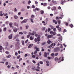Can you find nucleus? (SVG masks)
I'll use <instances>...</instances> for the list:
<instances>
[{
    "label": "nucleus",
    "instance_id": "nucleus-7",
    "mask_svg": "<svg viewBox=\"0 0 74 74\" xmlns=\"http://www.w3.org/2000/svg\"><path fill=\"white\" fill-rule=\"evenodd\" d=\"M13 32L14 33H16L17 32V29L16 28H15L14 29H13Z\"/></svg>",
    "mask_w": 74,
    "mask_h": 74
},
{
    "label": "nucleus",
    "instance_id": "nucleus-4",
    "mask_svg": "<svg viewBox=\"0 0 74 74\" xmlns=\"http://www.w3.org/2000/svg\"><path fill=\"white\" fill-rule=\"evenodd\" d=\"M61 59H62L61 60ZM64 59V57H62V58H61V57L59 58L58 59V63H60V62H61V60H62V61H63V60H64V59Z\"/></svg>",
    "mask_w": 74,
    "mask_h": 74
},
{
    "label": "nucleus",
    "instance_id": "nucleus-26",
    "mask_svg": "<svg viewBox=\"0 0 74 74\" xmlns=\"http://www.w3.org/2000/svg\"><path fill=\"white\" fill-rule=\"evenodd\" d=\"M40 12H41V14H44V11L43 10H41L40 11Z\"/></svg>",
    "mask_w": 74,
    "mask_h": 74
},
{
    "label": "nucleus",
    "instance_id": "nucleus-63",
    "mask_svg": "<svg viewBox=\"0 0 74 74\" xmlns=\"http://www.w3.org/2000/svg\"><path fill=\"white\" fill-rule=\"evenodd\" d=\"M28 41V39H27V40L25 41V43H26Z\"/></svg>",
    "mask_w": 74,
    "mask_h": 74
},
{
    "label": "nucleus",
    "instance_id": "nucleus-44",
    "mask_svg": "<svg viewBox=\"0 0 74 74\" xmlns=\"http://www.w3.org/2000/svg\"><path fill=\"white\" fill-rule=\"evenodd\" d=\"M20 57H21V56L19 55L18 56H17V58L18 59H19V58H20Z\"/></svg>",
    "mask_w": 74,
    "mask_h": 74
},
{
    "label": "nucleus",
    "instance_id": "nucleus-9",
    "mask_svg": "<svg viewBox=\"0 0 74 74\" xmlns=\"http://www.w3.org/2000/svg\"><path fill=\"white\" fill-rule=\"evenodd\" d=\"M9 39L10 40L11 39H12V34H11L10 35L8 36Z\"/></svg>",
    "mask_w": 74,
    "mask_h": 74
},
{
    "label": "nucleus",
    "instance_id": "nucleus-59",
    "mask_svg": "<svg viewBox=\"0 0 74 74\" xmlns=\"http://www.w3.org/2000/svg\"><path fill=\"white\" fill-rule=\"evenodd\" d=\"M16 41H17L18 42H19V39H17L16 40Z\"/></svg>",
    "mask_w": 74,
    "mask_h": 74
},
{
    "label": "nucleus",
    "instance_id": "nucleus-8",
    "mask_svg": "<svg viewBox=\"0 0 74 74\" xmlns=\"http://www.w3.org/2000/svg\"><path fill=\"white\" fill-rule=\"evenodd\" d=\"M50 34H53L54 35H56V33L55 32H52V31H51L50 32Z\"/></svg>",
    "mask_w": 74,
    "mask_h": 74
},
{
    "label": "nucleus",
    "instance_id": "nucleus-49",
    "mask_svg": "<svg viewBox=\"0 0 74 74\" xmlns=\"http://www.w3.org/2000/svg\"><path fill=\"white\" fill-rule=\"evenodd\" d=\"M48 58L49 59H51L52 57H48Z\"/></svg>",
    "mask_w": 74,
    "mask_h": 74
},
{
    "label": "nucleus",
    "instance_id": "nucleus-38",
    "mask_svg": "<svg viewBox=\"0 0 74 74\" xmlns=\"http://www.w3.org/2000/svg\"><path fill=\"white\" fill-rule=\"evenodd\" d=\"M54 59H55V61H56L57 60H58V58L57 57H56Z\"/></svg>",
    "mask_w": 74,
    "mask_h": 74
},
{
    "label": "nucleus",
    "instance_id": "nucleus-5",
    "mask_svg": "<svg viewBox=\"0 0 74 74\" xmlns=\"http://www.w3.org/2000/svg\"><path fill=\"white\" fill-rule=\"evenodd\" d=\"M27 20H28V19H25L24 20L21 22V23L22 24L23 23H26L27 22Z\"/></svg>",
    "mask_w": 74,
    "mask_h": 74
},
{
    "label": "nucleus",
    "instance_id": "nucleus-47",
    "mask_svg": "<svg viewBox=\"0 0 74 74\" xmlns=\"http://www.w3.org/2000/svg\"><path fill=\"white\" fill-rule=\"evenodd\" d=\"M8 45V42H7L6 43V47H7Z\"/></svg>",
    "mask_w": 74,
    "mask_h": 74
},
{
    "label": "nucleus",
    "instance_id": "nucleus-17",
    "mask_svg": "<svg viewBox=\"0 0 74 74\" xmlns=\"http://www.w3.org/2000/svg\"><path fill=\"white\" fill-rule=\"evenodd\" d=\"M55 45H56L55 44V43H54V44L53 43V44H51V45H50V47H52L53 46V47H55Z\"/></svg>",
    "mask_w": 74,
    "mask_h": 74
},
{
    "label": "nucleus",
    "instance_id": "nucleus-19",
    "mask_svg": "<svg viewBox=\"0 0 74 74\" xmlns=\"http://www.w3.org/2000/svg\"><path fill=\"white\" fill-rule=\"evenodd\" d=\"M29 35H31V36H34V33H31L30 32H29Z\"/></svg>",
    "mask_w": 74,
    "mask_h": 74
},
{
    "label": "nucleus",
    "instance_id": "nucleus-51",
    "mask_svg": "<svg viewBox=\"0 0 74 74\" xmlns=\"http://www.w3.org/2000/svg\"><path fill=\"white\" fill-rule=\"evenodd\" d=\"M25 1H23V4H25Z\"/></svg>",
    "mask_w": 74,
    "mask_h": 74
},
{
    "label": "nucleus",
    "instance_id": "nucleus-15",
    "mask_svg": "<svg viewBox=\"0 0 74 74\" xmlns=\"http://www.w3.org/2000/svg\"><path fill=\"white\" fill-rule=\"evenodd\" d=\"M58 24H60V23H61V20H58Z\"/></svg>",
    "mask_w": 74,
    "mask_h": 74
},
{
    "label": "nucleus",
    "instance_id": "nucleus-57",
    "mask_svg": "<svg viewBox=\"0 0 74 74\" xmlns=\"http://www.w3.org/2000/svg\"><path fill=\"white\" fill-rule=\"evenodd\" d=\"M6 65H8V62H6L5 63Z\"/></svg>",
    "mask_w": 74,
    "mask_h": 74
},
{
    "label": "nucleus",
    "instance_id": "nucleus-21",
    "mask_svg": "<svg viewBox=\"0 0 74 74\" xmlns=\"http://www.w3.org/2000/svg\"><path fill=\"white\" fill-rule=\"evenodd\" d=\"M29 38L31 40H33V38L32 36L30 37Z\"/></svg>",
    "mask_w": 74,
    "mask_h": 74
},
{
    "label": "nucleus",
    "instance_id": "nucleus-1",
    "mask_svg": "<svg viewBox=\"0 0 74 74\" xmlns=\"http://www.w3.org/2000/svg\"><path fill=\"white\" fill-rule=\"evenodd\" d=\"M53 36V35H48L47 36V38L48 39V41H47V43H48L49 44H50L51 42V41L49 40V38H51V37H52Z\"/></svg>",
    "mask_w": 74,
    "mask_h": 74
},
{
    "label": "nucleus",
    "instance_id": "nucleus-43",
    "mask_svg": "<svg viewBox=\"0 0 74 74\" xmlns=\"http://www.w3.org/2000/svg\"><path fill=\"white\" fill-rule=\"evenodd\" d=\"M59 54L58 53H56L55 54V56H58V54Z\"/></svg>",
    "mask_w": 74,
    "mask_h": 74
},
{
    "label": "nucleus",
    "instance_id": "nucleus-48",
    "mask_svg": "<svg viewBox=\"0 0 74 74\" xmlns=\"http://www.w3.org/2000/svg\"><path fill=\"white\" fill-rule=\"evenodd\" d=\"M17 11V9L16 8L14 9V12H16Z\"/></svg>",
    "mask_w": 74,
    "mask_h": 74
},
{
    "label": "nucleus",
    "instance_id": "nucleus-33",
    "mask_svg": "<svg viewBox=\"0 0 74 74\" xmlns=\"http://www.w3.org/2000/svg\"><path fill=\"white\" fill-rule=\"evenodd\" d=\"M42 30H45V27H43Z\"/></svg>",
    "mask_w": 74,
    "mask_h": 74
},
{
    "label": "nucleus",
    "instance_id": "nucleus-60",
    "mask_svg": "<svg viewBox=\"0 0 74 74\" xmlns=\"http://www.w3.org/2000/svg\"><path fill=\"white\" fill-rule=\"evenodd\" d=\"M65 25L66 26H68V25H69V23H68L66 22V23Z\"/></svg>",
    "mask_w": 74,
    "mask_h": 74
},
{
    "label": "nucleus",
    "instance_id": "nucleus-6",
    "mask_svg": "<svg viewBox=\"0 0 74 74\" xmlns=\"http://www.w3.org/2000/svg\"><path fill=\"white\" fill-rule=\"evenodd\" d=\"M62 36H60L59 38L58 39V41L60 42V41H62Z\"/></svg>",
    "mask_w": 74,
    "mask_h": 74
},
{
    "label": "nucleus",
    "instance_id": "nucleus-30",
    "mask_svg": "<svg viewBox=\"0 0 74 74\" xmlns=\"http://www.w3.org/2000/svg\"><path fill=\"white\" fill-rule=\"evenodd\" d=\"M51 28H48V31L49 32H50V31H51Z\"/></svg>",
    "mask_w": 74,
    "mask_h": 74
},
{
    "label": "nucleus",
    "instance_id": "nucleus-11",
    "mask_svg": "<svg viewBox=\"0 0 74 74\" xmlns=\"http://www.w3.org/2000/svg\"><path fill=\"white\" fill-rule=\"evenodd\" d=\"M34 49H36V51H40V50H39V49H38V48H37V47H35Z\"/></svg>",
    "mask_w": 74,
    "mask_h": 74
},
{
    "label": "nucleus",
    "instance_id": "nucleus-50",
    "mask_svg": "<svg viewBox=\"0 0 74 74\" xmlns=\"http://www.w3.org/2000/svg\"><path fill=\"white\" fill-rule=\"evenodd\" d=\"M31 18H34V15H32L31 16Z\"/></svg>",
    "mask_w": 74,
    "mask_h": 74
},
{
    "label": "nucleus",
    "instance_id": "nucleus-23",
    "mask_svg": "<svg viewBox=\"0 0 74 74\" xmlns=\"http://www.w3.org/2000/svg\"><path fill=\"white\" fill-rule=\"evenodd\" d=\"M30 20L31 21V22H32V23H33L34 22H33V19H32V18H30Z\"/></svg>",
    "mask_w": 74,
    "mask_h": 74
},
{
    "label": "nucleus",
    "instance_id": "nucleus-18",
    "mask_svg": "<svg viewBox=\"0 0 74 74\" xmlns=\"http://www.w3.org/2000/svg\"><path fill=\"white\" fill-rule=\"evenodd\" d=\"M42 23L43 24V25L44 26H46V24L45 23V21H43L42 22Z\"/></svg>",
    "mask_w": 74,
    "mask_h": 74
},
{
    "label": "nucleus",
    "instance_id": "nucleus-55",
    "mask_svg": "<svg viewBox=\"0 0 74 74\" xmlns=\"http://www.w3.org/2000/svg\"><path fill=\"white\" fill-rule=\"evenodd\" d=\"M15 55H16V56H17V55H18V53L17 52H15Z\"/></svg>",
    "mask_w": 74,
    "mask_h": 74
},
{
    "label": "nucleus",
    "instance_id": "nucleus-16",
    "mask_svg": "<svg viewBox=\"0 0 74 74\" xmlns=\"http://www.w3.org/2000/svg\"><path fill=\"white\" fill-rule=\"evenodd\" d=\"M11 55H9L8 56H7L6 57L7 58H11Z\"/></svg>",
    "mask_w": 74,
    "mask_h": 74
},
{
    "label": "nucleus",
    "instance_id": "nucleus-25",
    "mask_svg": "<svg viewBox=\"0 0 74 74\" xmlns=\"http://www.w3.org/2000/svg\"><path fill=\"white\" fill-rule=\"evenodd\" d=\"M49 27H50L52 29H53V26L52 25H49Z\"/></svg>",
    "mask_w": 74,
    "mask_h": 74
},
{
    "label": "nucleus",
    "instance_id": "nucleus-39",
    "mask_svg": "<svg viewBox=\"0 0 74 74\" xmlns=\"http://www.w3.org/2000/svg\"><path fill=\"white\" fill-rule=\"evenodd\" d=\"M5 53L6 54H9L10 53V52H9L8 51H6L5 52Z\"/></svg>",
    "mask_w": 74,
    "mask_h": 74
},
{
    "label": "nucleus",
    "instance_id": "nucleus-24",
    "mask_svg": "<svg viewBox=\"0 0 74 74\" xmlns=\"http://www.w3.org/2000/svg\"><path fill=\"white\" fill-rule=\"evenodd\" d=\"M12 23H9V25L10 26V27H12Z\"/></svg>",
    "mask_w": 74,
    "mask_h": 74
},
{
    "label": "nucleus",
    "instance_id": "nucleus-14",
    "mask_svg": "<svg viewBox=\"0 0 74 74\" xmlns=\"http://www.w3.org/2000/svg\"><path fill=\"white\" fill-rule=\"evenodd\" d=\"M44 56L45 57H47V53L46 52H45L44 53Z\"/></svg>",
    "mask_w": 74,
    "mask_h": 74
},
{
    "label": "nucleus",
    "instance_id": "nucleus-61",
    "mask_svg": "<svg viewBox=\"0 0 74 74\" xmlns=\"http://www.w3.org/2000/svg\"><path fill=\"white\" fill-rule=\"evenodd\" d=\"M7 67L8 69H10V65H8L7 66Z\"/></svg>",
    "mask_w": 74,
    "mask_h": 74
},
{
    "label": "nucleus",
    "instance_id": "nucleus-40",
    "mask_svg": "<svg viewBox=\"0 0 74 74\" xmlns=\"http://www.w3.org/2000/svg\"><path fill=\"white\" fill-rule=\"evenodd\" d=\"M5 49H7V50H10V48H8V47H5Z\"/></svg>",
    "mask_w": 74,
    "mask_h": 74
},
{
    "label": "nucleus",
    "instance_id": "nucleus-20",
    "mask_svg": "<svg viewBox=\"0 0 74 74\" xmlns=\"http://www.w3.org/2000/svg\"><path fill=\"white\" fill-rule=\"evenodd\" d=\"M14 19H18V16H14Z\"/></svg>",
    "mask_w": 74,
    "mask_h": 74
},
{
    "label": "nucleus",
    "instance_id": "nucleus-35",
    "mask_svg": "<svg viewBox=\"0 0 74 74\" xmlns=\"http://www.w3.org/2000/svg\"><path fill=\"white\" fill-rule=\"evenodd\" d=\"M35 10H36V11H38L40 9L37 8H35Z\"/></svg>",
    "mask_w": 74,
    "mask_h": 74
},
{
    "label": "nucleus",
    "instance_id": "nucleus-2",
    "mask_svg": "<svg viewBox=\"0 0 74 74\" xmlns=\"http://www.w3.org/2000/svg\"><path fill=\"white\" fill-rule=\"evenodd\" d=\"M40 36L38 35V37L37 38H35L34 39V41L35 42H37V41H40Z\"/></svg>",
    "mask_w": 74,
    "mask_h": 74
},
{
    "label": "nucleus",
    "instance_id": "nucleus-54",
    "mask_svg": "<svg viewBox=\"0 0 74 74\" xmlns=\"http://www.w3.org/2000/svg\"><path fill=\"white\" fill-rule=\"evenodd\" d=\"M58 10H60V9H61V7L60 6H59L58 7Z\"/></svg>",
    "mask_w": 74,
    "mask_h": 74
},
{
    "label": "nucleus",
    "instance_id": "nucleus-27",
    "mask_svg": "<svg viewBox=\"0 0 74 74\" xmlns=\"http://www.w3.org/2000/svg\"><path fill=\"white\" fill-rule=\"evenodd\" d=\"M6 30H7V28H6V27H5L3 29V31H4V32H5L6 31Z\"/></svg>",
    "mask_w": 74,
    "mask_h": 74
},
{
    "label": "nucleus",
    "instance_id": "nucleus-34",
    "mask_svg": "<svg viewBox=\"0 0 74 74\" xmlns=\"http://www.w3.org/2000/svg\"><path fill=\"white\" fill-rule=\"evenodd\" d=\"M53 8L55 11L56 10V8L55 6L53 7Z\"/></svg>",
    "mask_w": 74,
    "mask_h": 74
},
{
    "label": "nucleus",
    "instance_id": "nucleus-53",
    "mask_svg": "<svg viewBox=\"0 0 74 74\" xmlns=\"http://www.w3.org/2000/svg\"><path fill=\"white\" fill-rule=\"evenodd\" d=\"M37 69H40V67L39 66H37Z\"/></svg>",
    "mask_w": 74,
    "mask_h": 74
},
{
    "label": "nucleus",
    "instance_id": "nucleus-52",
    "mask_svg": "<svg viewBox=\"0 0 74 74\" xmlns=\"http://www.w3.org/2000/svg\"><path fill=\"white\" fill-rule=\"evenodd\" d=\"M46 44V42H44L42 43V45H45Z\"/></svg>",
    "mask_w": 74,
    "mask_h": 74
},
{
    "label": "nucleus",
    "instance_id": "nucleus-56",
    "mask_svg": "<svg viewBox=\"0 0 74 74\" xmlns=\"http://www.w3.org/2000/svg\"><path fill=\"white\" fill-rule=\"evenodd\" d=\"M31 3V1H30V0H29L28 2V4H30Z\"/></svg>",
    "mask_w": 74,
    "mask_h": 74
},
{
    "label": "nucleus",
    "instance_id": "nucleus-32",
    "mask_svg": "<svg viewBox=\"0 0 74 74\" xmlns=\"http://www.w3.org/2000/svg\"><path fill=\"white\" fill-rule=\"evenodd\" d=\"M25 10V8H22L21 10V11H24Z\"/></svg>",
    "mask_w": 74,
    "mask_h": 74
},
{
    "label": "nucleus",
    "instance_id": "nucleus-36",
    "mask_svg": "<svg viewBox=\"0 0 74 74\" xmlns=\"http://www.w3.org/2000/svg\"><path fill=\"white\" fill-rule=\"evenodd\" d=\"M43 6H47V3H43Z\"/></svg>",
    "mask_w": 74,
    "mask_h": 74
},
{
    "label": "nucleus",
    "instance_id": "nucleus-37",
    "mask_svg": "<svg viewBox=\"0 0 74 74\" xmlns=\"http://www.w3.org/2000/svg\"><path fill=\"white\" fill-rule=\"evenodd\" d=\"M22 45H24V43H25V42H24V41L23 40L22 41Z\"/></svg>",
    "mask_w": 74,
    "mask_h": 74
},
{
    "label": "nucleus",
    "instance_id": "nucleus-28",
    "mask_svg": "<svg viewBox=\"0 0 74 74\" xmlns=\"http://www.w3.org/2000/svg\"><path fill=\"white\" fill-rule=\"evenodd\" d=\"M3 15L4 16H7L8 15V14L7 13L5 14L3 13Z\"/></svg>",
    "mask_w": 74,
    "mask_h": 74
},
{
    "label": "nucleus",
    "instance_id": "nucleus-45",
    "mask_svg": "<svg viewBox=\"0 0 74 74\" xmlns=\"http://www.w3.org/2000/svg\"><path fill=\"white\" fill-rule=\"evenodd\" d=\"M3 49V47L1 46H0V50H1Z\"/></svg>",
    "mask_w": 74,
    "mask_h": 74
},
{
    "label": "nucleus",
    "instance_id": "nucleus-58",
    "mask_svg": "<svg viewBox=\"0 0 74 74\" xmlns=\"http://www.w3.org/2000/svg\"><path fill=\"white\" fill-rule=\"evenodd\" d=\"M23 29V28L22 27H20V30H22Z\"/></svg>",
    "mask_w": 74,
    "mask_h": 74
},
{
    "label": "nucleus",
    "instance_id": "nucleus-10",
    "mask_svg": "<svg viewBox=\"0 0 74 74\" xmlns=\"http://www.w3.org/2000/svg\"><path fill=\"white\" fill-rule=\"evenodd\" d=\"M37 68H36V67H33L32 68V70H33V71H35V70H36V69Z\"/></svg>",
    "mask_w": 74,
    "mask_h": 74
},
{
    "label": "nucleus",
    "instance_id": "nucleus-31",
    "mask_svg": "<svg viewBox=\"0 0 74 74\" xmlns=\"http://www.w3.org/2000/svg\"><path fill=\"white\" fill-rule=\"evenodd\" d=\"M32 46V45L31 44H29V45L28 46V48H30V47Z\"/></svg>",
    "mask_w": 74,
    "mask_h": 74
},
{
    "label": "nucleus",
    "instance_id": "nucleus-29",
    "mask_svg": "<svg viewBox=\"0 0 74 74\" xmlns=\"http://www.w3.org/2000/svg\"><path fill=\"white\" fill-rule=\"evenodd\" d=\"M58 30L60 32H61V31H62V29H61V28H59Z\"/></svg>",
    "mask_w": 74,
    "mask_h": 74
},
{
    "label": "nucleus",
    "instance_id": "nucleus-64",
    "mask_svg": "<svg viewBox=\"0 0 74 74\" xmlns=\"http://www.w3.org/2000/svg\"><path fill=\"white\" fill-rule=\"evenodd\" d=\"M73 24H71V27H73Z\"/></svg>",
    "mask_w": 74,
    "mask_h": 74
},
{
    "label": "nucleus",
    "instance_id": "nucleus-62",
    "mask_svg": "<svg viewBox=\"0 0 74 74\" xmlns=\"http://www.w3.org/2000/svg\"><path fill=\"white\" fill-rule=\"evenodd\" d=\"M37 51H35L34 52V54H35V55H36V53H37Z\"/></svg>",
    "mask_w": 74,
    "mask_h": 74
},
{
    "label": "nucleus",
    "instance_id": "nucleus-42",
    "mask_svg": "<svg viewBox=\"0 0 74 74\" xmlns=\"http://www.w3.org/2000/svg\"><path fill=\"white\" fill-rule=\"evenodd\" d=\"M53 31H54V32H55V31L56 30V28H53Z\"/></svg>",
    "mask_w": 74,
    "mask_h": 74
},
{
    "label": "nucleus",
    "instance_id": "nucleus-3",
    "mask_svg": "<svg viewBox=\"0 0 74 74\" xmlns=\"http://www.w3.org/2000/svg\"><path fill=\"white\" fill-rule=\"evenodd\" d=\"M60 50V48L59 47H58L55 48L54 50V52H59V51Z\"/></svg>",
    "mask_w": 74,
    "mask_h": 74
},
{
    "label": "nucleus",
    "instance_id": "nucleus-41",
    "mask_svg": "<svg viewBox=\"0 0 74 74\" xmlns=\"http://www.w3.org/2000/svg\"><path fill=\"white\" fill-rule=\"evenodd\" d=\"M19 34H21V35H22V34H23V33L21 32H19Z\"/></svg>",
    "mask_w": 74,
    "mask_h": 74
},
{
    "label": "nucleus",
    "instance_id": "nucleus-22",
    "mask_svg": "<svg viewBox=\"0 0 74 74\" xmlns=\"http://www.w3.org/2000/svg\"><path fill=\"white\" fill-rule=\"evenodd\" d=\"M18 37H19V34H16L15 36V38H18Z\"/></svg>",
    "mask_w": 74,
    "mask_h": 74
},
{
    "label": "nucleus",
    "instance_id": "nucleus-46",
    "mask_svg": "<svg viewBox=\"0 0 74 74\" xmlns=\"http://www.w3.org/2000/svg\"><path fill=\"white\" fill-rule=\"evenodd\" d=\"M17 47H18V48H19L21 47V45H18V46Z\"/></svg>",
    "mask_w": 74,
    "mask_h": 74
},
{
    "label": "nucleus",
    "instance_id": "nucleus-13",
    "mask_svg": "<svg viewBox=\"0 0 74 74\" xmlns=\"http://www.w3.org/2000/svg\"><path fill=\"white\" fill-rule=\"evenodd\" d=\"M46 63H47V64H46V65L47 66H49V61H46Z\"/></svg>",
    "mask_w": 74,
    "mask_h": 74
},
{
    "label": "nucleus",
    "instance_id": "nucleus-12",
    "mask_svg": "<svg viewBox=\"0 0 74 74\" xmlns=\"http://www.w3.org/2000/svg\"><path fill=\"white\" fill-rule=\"evenodd\" d=\"M14 25L15 26H17V27H18V24L16 23H14Z\"/></svg>",
    "mask_w": 74,
    "mask_h": 74
}]
</instances>
